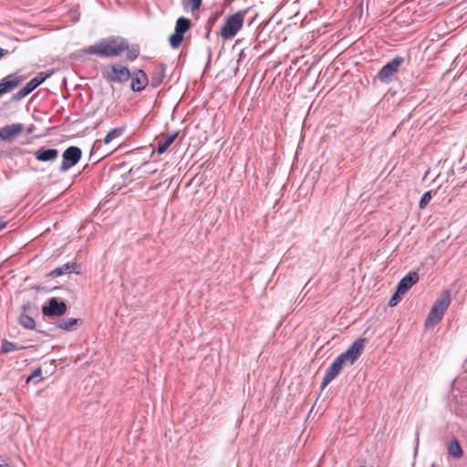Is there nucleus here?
Listing matches in <instances>:
<instances>
[{
    "label": "nucleus",
    "mask_w": 467,
    "mask_h": 467,
    "mask_svg": "<svg viewBox=\"0 0 467 467\" xmlns=\"http://www.w3.org/2000/svg\"><path fill=\"white\" fill-rule=\"evenodd\" d=\"M82 150L77 146L67 147L62 153V163L59 167L60 172H65L75 166L81 159Z\"/></svg>",
    "instance_id": "6"
},
{
    "label": "nucleus",
    "mask_w": 467,
    "mask_h": 467,
    "mask_svg": "<svg viewBox=\"0 0 467 467\" xmlns=\"http://www.w3.org/2000/svg\"><path fill=\"white\" fill-rule=\"evenodd\" d=\"M431 199V191H428V192H424L420 200L419 207L420 209H424L430 202Z\"/></svg>",
    "instance_id": "27"
},
{
    "label": "nucleus",
    "mask_w": 467,
    "mask_h": 467,
    "mask_svg": "<svg viewBox=\"0 0 467 467\" xmlns=\"http://www.w3.org/2000/svg\"><path fill=\"white\" fill-rule=\"evenodd\" d=\"M403 63L404 57L396 56L381 67L375 76L374 81L378 80L384 84L391 83L395 79Z\"/></svg>",
    "instance_id": "3"
},
{
    "label": "nucleus",
    "mask_w": 467,
    "mask_h": 467,
    "mask_svg": "<svg viewBox=\"0 0 467 467\" xmlns=\"http://www.w3.org/2000/svg\"><path fill=\"white\" fill-rule=\"evenodd\" d=\"M202 4V0H187L183 2V7H190L192 12H195L200 9Z\"/></svg>",
    "instance_id": "26"
},
{
    "label": "nucleus",
    "mask_w": 467,
    "mask_h": 467,
    "mask_svg": "<svg viewBox=\"0 0 467 467\" xmlns=\"http://www.w3.org/2000/svg\"><path fill=\"white\" fill-rule=\"evenodd\" d=\"M24 126L21 123H15L6 125L0 129V140H9L12 138L18 136L23 131Z\"/></svg>",
    "instance_id": "12"
},
{
    "label": "nucleus",
    "mask_w": 467,
    "mask_h": 467,
    "mask_svg": "<svg viewBox=\"0 0 467 467\" xmlns=\"http://www.w3.org/2000/svg\"><path fill=\"white\" fill-rule=\"evenodd\" d=\"M130 78V71L127 67L114 64L111 67V72L108 74L107 79L109 82L125 83Z\"/></svg>",
    "instance_id": "9"
},
{
    "label": "nucleus",
    "mask_w": 467,
    "mask_h": 467,
    "mask_svg": "<svg viewBox=\"0 0 467 467\" xmlns=\"http://www.w3.org/2000/svg\"><path fill=\"white\" fill-rule=\"evenodd\" d=\"M48 77L47 74L44 72L38 73L35 78H33L24 88H22L19 91L13 95L14 100H20L29 95L33 90H35L38 86H40L46 78Z\"/></svg>",
    "instance_id": "8"
},
{
    "label": "nucleus",
    "mask_w": 467,
    "mask_h": 467,
    "mask_svg": "<svg viewBox=\"0 0 467 467\" xmlns=\"http://www.w3.org/2000/svg\"><path fill=\"white\" fill-rule=\"evenodd\" d=\"M129 50L127 59L134 61L140 55L137 47L129 49V44L126 39L121 37H109L100 40L99 43L88 47L84 53L88 55H97L101 57H109L119 56L121 52Z\"/></svg>",
    "instance_id": "1"
},
{
    "label": "nucleus",
    "mask_w": 467,
    "mask_h": 467,
    "mask_svg": "<svg viewBox=\"0 0 467 467\" xmlns=\"http://www.w3.org/2000/svg\"><path fill=\"white\" fill-rule=\"evenodd\" d=\"M32 308V304L30 301H27L26 303H25L23 306H22V310H23V313H26L27 311H30Z\"/></svg>",
    "instance_id": "30"
},
{
    "label": "nucleus",
    "mask_w": 467,
    "mask_h": 467,
    "mask_svg": "<svg viewBox=\"0 0 467 467\" xmlns=\"http://www.w3.org/2000/svg\"><path fill=\"white\" fill-rule=\"evenodd\" d=\"M0 467H10L8 463H2L0 464Z\"/></svg>",
    "instance_id": "33"
},
{
    "label": "nucleus",
    "mask_w": 467,
    "mask_h": 467,
    "mask_svg": "<svg viewBox=\"0 0 467 467\" xmlns=\"http://www.w3.org/2000/svg\"><path fill=\"white\" fill-rule=\"evenodd\" d=\"M165 70L166 67L164 64H159L155 67L153 72L151 73V85L156 88L159 87L165 78Z\"/></svg>",
    "instance_id": "18"
},
{
    "label": "nucleus",
    "mask_w": 467,
    "mask_h": 467,
    "mask_svg": "<svg viewBox=\"0 0 467 467\" xmlns=\"http://www.w3.org/2000/svg\"><path fill=\"white\" fill-rule=\"evenodd\" d=\"M8 53L7 49H4L0 47V58Z\"/></svg>",
    "instance_id": "32"
},
{
    "label": "nucleus",
    "mask_w": 467,
    "mask_h": 467,
    "mask_svg": "<svg viewBox=\"0 0 467 467\" xmlns=\"http://www.w3.org/2000/svg\"><path fill=\"white\" fill-rule=\"evenodd\" d=\"M248 10V8L239 10L226 18L220 31V36L223 40L232 39L237 35L243 27Z\"/></svg>",
    "instance_id": "2"
},
{
    "label": "nucleus",
    "mask_w": 467,
    "mask_h": 467,
    "mask_svg": "<svg viewBox=\"0 0 467 467\" xmlns=\"http://www.w3.org/2000/svg\"><path fill=\"white\" fill-rule=\"evenodd\" d=\"M124 130V128H120V127H118V128H114L112 129L111 130H109L107 135L105 136L104 138V143L105 144H109L113 140L119 138L121 136L122 132Z\"/></svg>",
    "instance_id": "25"
},
{
    "label": "nucleus",
    "mask_w": 467,
    "mask_h": 467,
    "mask_svg": "<svg viewBox=\"0 0 467 467\" xmlns=\"http://www.w3.org/2000/svg\"><path fill=\"white\" fill-rule=\"evenodd\" d=\"M178 137V132H173L165 136L163 140L158 142L156 150L159 154L164 153Z\"/></svg>",
    "instance_id": "20"
},
{
    "label": "nucleus",
    "mask_w": 467,
    "mask_h": 467,
    "mask_svg": "<svg viewBox=\"0 0 467 467\" xmlns=\"http://www.w3.org/2000/svg\"><path fill=\"white\" fill-rule=\"evenodd\" d=\"M29 347L26 346H17L15 343L8 341L7 339H3L1 342V354H7L13 350H22L28 348Z\"/></svg>",
    "instance_id": "22"
},
{
    "label": "nucleus",
    "mask_w": 467,
    "mask_h": 467,
    "mask_svg": "<svg viewBox=\"0 0 467 467\" xmlns=\"http://www.w3.org/2000/svg\"><path fill=\"white\" fill-rule=\"evenodd\" d=\"M443 311L437 308V306H431V311L425 320V327H433L435 325H437L441 318L444 316Z\"/></svg>",
    "instance_id": "17"
},
{
    "label": "nucleus",
    "mask_w": 467,
    "mask_h": 467,
    "mask_svg": "<svg viewBox=\"0 0 467 467\" xmlns=\"http://www.w3.org/2000/svg\"><path fill=\"white\" fill-rule=\"evenodd\" d=\"M191 25V20L184 16H181L176 20L174 33L169 37L170 46L172 48L175 49L181 47L183 36L190 29Z\"/></svg>",
    "instance_id": "5"
},
{
    "label": "nucleus",
    "mask_w": 467,
    "mask_h": 467,
    "mask_svg": "<svg viewBox=\"0 0 467 467\" xmlns=\"http://www.w3.org/2000/svg\"><path fill=\"white\" fill-rule=\"evenodd\" d=\"M23 78L16 75H8L0 82V95L5 94L13 88H16L21 82Z\"/></svg>",
    "instance_id": "14"
},
{
    "label": "nucleus",
    "mask_w": 467,
    "mask_h": 467,
    "mask_svg": "<svg viewBox=\"0 0 467 467\" xmlns=\"http://www.w3.org/2000/svg\"><path fill=\"white\" fill-rule=\"evenodd\" d=\"M42 370L40 368H36L32 371V374L28 377L27 381L31 380L34 378L41 377Z\"/></svg>",
    "instance_id": "29"
},
{
    "label": "nucleus",
    "mask_w": 467,
    "mask_h": 467,
    "mask_svg": "<svg viewBox=\"0 0 467 467\" xmlns=\"http://www.w3.org/2000/svg\"><path fill=\"white\" fill-rule=\"evenodd\" d=\"M419 281V275L415 271L410 272L399 282L397 288L400 294H406L411 286Z\"/></svg>",
    "instance_id": "13"
},
{
    "label": "nucleus",
    "mask_w": 467,
    "mask_h": 467,
    "mask_svg": "<svg viewBox=\"0 0 467 467\" xmlns=\"http://www.w3.org/2000/svg\"><path fill=\"white\" fill-rule=\"evenodd\" d=\"M18 323L26 329H35L36 327V322L34 318L26 313H22L19 316Z\"/></svg>",
    "instance_id": "23"
},
{
    "label": "nucleus",
    "mask_w": 467,
    "mask_h": 467,
    "mask_svg": "<svg viewBox=\"0 0 467 467\" xmlns=\"http://www.w3.org/2000/svg\"><path fill=\"white\" fill-rule=\"evenodd\" d=\"M57 156L58 150L57 149H46L44 147L39 148L35 153L36 159L43 162L54 161Z\"/></svg>",
    "instance_id": "15"
},
{
    "label": "nucleus",
    "mask_w": 467,
    "mask_h": 467,
    "mask_svg": "<svg viewBox=\"0 0 467 467\" xmlns=\"http://www.w3.org/2000/svg\"><path fill=\"white\" fill-rule=\"evenodd\" d=\"M130 87L134 92L142 91L149 84L147 74L142 69H136L130 73Z\"/></svg>",
    "instance_id": "10"
},
{
    "label": "nucleus",
    "mask_w": 467,
    "mask_h": 467,
    "mask_svg": "<svg viewBox=\"0 0 467 467\" xmlns=\"http://www.w3.org/2000/svg\"><path fill=\"white\" fill-rule=\"evenodd\" d=\"M344 364L341 359L336 358L332 364L328 367L322 381V389H325L332 380H334L340 373Z\"/></svg>",
    "instance_id": "11"
},
{
    "label": "nucleus",
    "mask_w": 467,
    "mask_h": 467,
    "mask_svg": "<svg viewBox=\"0 0 467 467\" xmlns=\"http://www.w3.org/2000/svg\"><path fill=\"white\" fill-rule=\"evenodd\" d=\"M405 294H400L399 293V289L397 288L395 293L392 295V296L390 297L389 299V305L390 306H395L399 304V302H400L402 296H404Z\"/></svg>",
    "instance_id": "28"
},
{
    "label": "nucleus",
    "mask_w": 467,
    "mask_h": 467,
    "mask_svg": "<svg viewBox=\"0 0 467 467\" xmlns=\"http://www.w3.org/2000/svg\"><path fill=\"white\" fill-rule=\"evenodd\" d=\"M448 451L454 458H460L462 456V450L456 439L451 440L448 443Z\"/></svg>",
    "instance_id": "24"
},
{
    "label": "nucleus",
    "mask_w": 467,
    "mask_h": 467,
    "mask_svg": "<svg viewBox=\"0 0 467 467\" xmlns=\"http://www.w3.org/2000/svg\"><path fill=\"white\" fill-rule=\"evenodd\" d=\"M83 324V320L80 318L67 317L59 320L56 327L65 331H74L78 326Z\"/></svg>",
    "instance_id": "16"
},
{
    "label": "nucleus",
    "mask_w": 467,
    "mask_h": 467,
    "mask_svg": "<svg viewBox=\"0 0 467 467\" xmlns=\"http://www.w3.org/2000/svg\"><path fill=\"white\" fill-rule=\"evenodd\" d=\"M77 268V264L75 262H68L64 264L62 266L55 268L49 273V276L57 277L63 275L65 274H70L75 272Z\"/></svg>",
    "instance_id": "19"
},
{
    "label": "nucleus",
    "mask_w": 467,
    "mask_h": 467,
    "mask_svg": "<svg viewBox=\"0 0 467 467\" xmlns=\"http://www.w3.org/2000/svg\"><path fill=\"white\" fill-rule=\"evenodd\" d=\"M67 306L64 301L57 297L48 299L47 305L42 306V313L47 317H61L67 312Z\"/></svg>",
    "instance_id": "7"
},
{
    "label": "nucleus",
    "mask_w": 467,
    "mask_h": 467,
    "mask_svg": "<svg viewBox=\"0 0 467 467\" xmlns=\"http://www.w3.org/2000/svg\"><path fill=\"white\" fill-rule=\"evenodd\" d=\"M6 225V223L5 222L3 217H0V231L3 230Z\"/></svg>",
    "instance_id": "31"
},
{
    "label": "nucleus",
    "mask_w": 467,
    "mask_h": 467,
    "mask_svg": "<svg viewBox=\"0 0 467 467\" xmlns=\"http://www.w3.org/2000/svg\"><path fill=\"white\" fill-rule=\"evenodd\" d=\"M366 343L367 338L360 337L355 340L345 352L341 353L337 358L341 359L344 366L353 365L361 356Z\"/></svg>",
    "instance_id": "4"
},
{
    "label": "nucleus",
    "mask_w": 467,
    "mask_h": 467,
    "mask_svg": "<svg viewBox=\"0 0 467 467\" xmlns=\"http://www.w3.org/2000/svg\"><path fill=\"white\" fill-rule=\"evenodd\" d=\"M359 467H366V466H359Z\"/></svg>",
    "instance_id": "34"
},
{
    "label": "nucleus",
    "mask_w": 467,
    "mask_h": 467,
    "mask_svg": "<svg viewBox=\"0 0 467 467\" xmlns=\"http://www.w3.org/2000/svg\"><path fill=\"white\" fill-rule=\"evenodd\" d=\"M451 303V292L445 290L441 296L434 302L433 306H437L440 310L445 312Z\"/></svg>",
    "instance_id": "21"
}]
</instances>
